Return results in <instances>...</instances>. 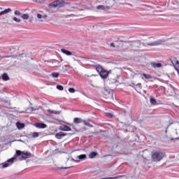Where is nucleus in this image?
Returning a JSON list of instances; mask_svg holds the SVG:
<instances>
[{
    "mask_svg": "<svg viewBox=\"0 0 179 179\" xmlns=\"http://www.w3.org/2000/svg\"><path fill=\"white\" fill-rule=\"evenodd\" d=\"M69 92L70 93H75L76 90H75L74 88H69Z\"/></svg>",
    "mask_w": 179,
    "mask_h": 179,
    "instance_id": "29",
    "label": "nucleus"
},
{
    "mask_svg": "<svg viewBox=\"0 0 179 179\" xmlns=\"http://www.w3.org/2000/svg\"><path fill=\"white\" fill-rule=\"evenodd\" d=\"M52 78H58V76H59V73H56V72H53L51 73Z\"/></svg>",
    "mask_w": 179,
    "mask_h": 179,
    "instance_id": "23",
    "label": "nucleus"
},
{
    "mask_svg": "<svg viewBox=\"0 0 179 179\" xmlns=\"http://www.w3.org/2000/svg\"><path fill=\"white\" fill-rule=\"evenodd\" d=\"M35 127L36 128H40L41 129H45V128H47V124H45L44 123L39 122V123H36Z\"/></svg>",
    "mask_w": 179,
    "mask_h": 179,
    "instance_id": "8",
    "label": "nucleus"
},
{
    "mask_svg": "<svg viewBox=\"0 0 179 179\" xmlns=\"http://www.w3.org/2000/svg\"><path fill=\"white\" fill-rule=\"evenodd\" d=\"M16 157H19L20 160H24V159H30V157H32V155L29 152L24 151L21 152L20 150H17L16 151V155H15L13 158L8 159L7 162L1 164L2 168L6 169V167H9V166H12V164L15 163Z\"/></svg>",
    "mask_w": 179,
    "mask_h": 179,
    "instance_id": "1",
    "label": "nucleus"
},
{
    "mask_svg": "<svg viewBox=\"0 0 179 179\" xmlns=\"http://www.w3.org/2000/svg\"><path fill=\"white\" fill-rule=\"evenodd\" d=\"M152 66L153 68H162V64H160V63H152Z\"/></svg>",
    "mask_w": 179,
    "mask_h": 179,
    "instance_id": "19",
    "label": "nucleus"
},
{
    "mask_svg": "<svg viewBox=\"0 0 179 179\" xmlns=\"http://www.w3.org/2000/svg\"><path fill=\"white\" fill-rule=\"evenodd\" d=\"M60 131H64L65 132H69L72 131V129H71L69 126L63 125L59 127Z\"/></svg>",
    "mask_w": 179,
    "mask_h": 179,
    "instance_id": "7",
    "label": "nucleus"
},
{
    "mask_svg": "<svg viewBox=\"0 0 179 179\" xmlns=\"http://www.w3.org/2000/svg\"><path fill=\"white\" fill-rule=\"evenodd\" d=\"M83 124H85V125H87V127H90V128H93V125L90 124V123L87 122L86 121H83Z\"/></svg>",
    "mask_w": 179,
    "mask_h": 179,
    "instance_id": "24",
    "label": "nucleus"
},
{
    "mask_svg": "<svg viewBox=\"0 0 179 179\" xmlns=\"http://www.w3.org/2000/svg\"><path fill=\"white\" fill-rule=\"evenodd\" d=\"M59 169H60L61 170H62V169H64L65 170H66V169H68V167H64H64H61V168H59Z\"/></svg>",
    "mask_w": 179,
    "mask_h": 179,
    "instance_id": "32",
    "label": "nucleus"
},
{
    "mask_svg": "<svg viewBox=\"0 0 179 179\" xmlns=\"http://www.w3.org/2000/svg\"><path fill=\"white\" fill-rule=\"evenodd\" d=\"M64 3L63 1L57 0L56 1H53L50 4H49L50 9H59V8H62Z\"/></svg>",
    "mask_w": 179,
    "mask_h": 179,
    "instance_id": "4",
    "label": "nucleus"
},
{
    "mask_svg": "<svg viewBox=\"0 0 179 179\" xmlns=\"http://www.w3.org/2000/svg\"><path fill=\"white\" fill-rule=\"evenodd\" d=\"M3 80H9V76L6 73H3L2 76Z\"/></svg>",
    "mask_w": 179,
    "mask_h": 179,
    "instance_id": "20",
    "label": "nucleus"
},
{
    "mask_svg": "<svg viewBox=\"0 0 179 179\" xmlns=\"http://www.w3.org/2000/svg\"><path fill=\"white\" fill-rule=\"evenodd\" d=\"M143 76H144V78H145V79H152V76H150L149 74L143 73Z\"/></svg>",
    "mask_w": 179,
    "mask_h": 179,
    "instance_id": "22",
    "label": "nucleus"
},
{
    "mask_svg": "<svg viewBox=\"0 0 179 179\" xmlns=\"http://www.w3.org/2000/svg\"><path fill=\"white\" fill-rule=\"evenodd\" d=\"M0 59H1V57H0Z\"/></svg>",
    "mask_w": 179,
    "mask_h": 179,
    "instance_id": "36",
    "label": "nucleus"
},
{
    "mask_svg": "<svg viewBox=\"0 0 179 179\" xmlns=\"http://www.w3.org/2000/svg\"><path fill=\"white\" fill-rule=\"evenodd\" d=\"M29 17H30V15H29V14H22L21 15V18L24 20H27Z\"/></svg>",
    "mask_w": 179,
    "mask_h": 179,
    "instance_id": "18",
    "label": "nucleus"
},
{
    "mask_svg": "<svg viewBox=\"0 0 179 179\" xmlns=\"http://www.w3.org/2000/svg\"><path fill=\"white\" fill-rule=\"evenodd\" d=\"M16 125L19 129H23V128H24V124H23V123H20V122H17Z\"/></svg>",
    "mask_w": 179,
    "mask_h": 179,
    "instance_id": "14",
    "label": "nucleus"
},
{
    "mask_svg": "<svg viewBox=\"0 0 179 179\" xmlns=\"http://www.w3.org/2000/svg\"><path fill=\"white\" fill-rule=\"evenodd\" d=\"M38 136H39V134L37 132H34L32 134V138H38Z\"/></svg>",
    "mask_w": 179,
    "mask_h": 179,
    "instance_id": "27",
    "label": "nucleus"
},
{
    "mask_svg": "<svg viewBox=\"0 0 179 179\" xmlns=\"http://www.w3.org/2000/svg\"><path fill=\"white\" fill-rule=\"evenodd\" d=\"M110 47H113L114 48V47H115V45H114V43H110Z\"/></svg>",
    "mask_w": 179,
    "mask_h": 179,
    "instance_id": "33",
    "label": "nucleus"
},
{
    "mask_svg": "<svg viewBox=\"0 0 179 179\" xmlns=\"http://www.w3.org/2000/svg\"><path fill=\"white\" fill-rule=\"evenodd\" d=\"M57 89L58 90H64V87L62 85H57Z\"/></svg>",
    "mask_w": 179,
    "mask_h": 179,
    "instance_id": "28",
    "label": "nucleus"
},
{
    "mask_svg": "<svg viewBox=\"0 0 179 179\" xmlns=\"http://www.w3.org/2000/svg\"><path fill=\"white\" fill-rule=\"evenodd\" d=\"M47 111H48V114L58 115V114L60 113L59 111H58V110H51V109H48Z\"/></svg>",
    "mask_w": 179,
    "mask_h": 179,
    "instance_id": "13",
    "label": "nucleus"
},
{
    "mask_svg": "<svg viewBox=\"0 0 179 179\" xmlns=\"http://www.w3.org/2000/svg\"><path fill=\"white\" fill-rule=\"evenodd\" d=\"M76 159H78L79 160H85V159H86V155L83 154V155H78L76 157Z\"/></svg>",
    "mask_w": 179,
    "mask_h": 179,
    "instance_id": "16",
    "label": "nucleus"
},
{
    "mask_svg": "<svg viewBox=\"0 0 179 179\" xmlns=\"http://www.w3.org/2000/svg\"><path fill=\"white\" fill-rule=\"evenodd\" d=\"M83 121H85V120H83L79 117H75L73 120L74 124H81V122H83Z\"/></svg>",
    "mask_w": 179,
    "mask_h": 179,
    "instance_id": "11",
    "label": "nucleus"
},
{
    "mask_svg": "<svg viewBox=\"0 0 179 179\" xmlns=\"http://www.w3.org/2000/svg\"><path fill=\"white\" fill-rule=\"evenodd\" d=\"M164 41H165L163 39H159L154 42L146 43L145 45H149L150 47H156L157 45H162V44H163Z\"/></svg>",
    "mask_w": 179,
    "mask_h": 179,
    "instance_id": "5",
    "label": "nucleus"
},
{
    "mask_svg": "<svg viewBox=\"0 0 179 179\" xmlns=\"http://www.w3.org/2000/svg\"><path fill=\"white\" fill-rule=\"evenodd\" d=\"M163 157H164V154L160 150H154L151 153L152 162H160V160L163 159Z\"/></svg>",
    "mask_w": 179,
    "mask_h": 179,
    "instance_id": "2",
    "label": "nucleus"
},
{
    "mask_svg": "<svg viewBox=\"0 0 179 179\" xmlns=\"http://www.w3.org/2000/svg\"><path fill=\"white\" fill-rule=\"evenodd\" d=\"M26 111L27 113H33V108H28Z\"/></svg>",
    "mask_w": 179,
    "mask_h": 179,
    "instance_id": "30",
    "label": "nucleus"
},
{
    "mask_svg": "<svg viewBox=\"0 0 179 179\" xmlns=\"http://www.w3.org/2000/svg\"><path fill=\"white\" fill-rule=\"evenodd\" d=\"M111 8H113V5L111 6L99 5L96 6V9L98 10H109V9H111Z\"/></svg>",
    "mask_w": 179,
    "mask_h": 179,
    "instance_id": "6",
    "label": "nucleus"
},
{
    "mask_svg": "<svg viewBox=\"0 0 179 179\" xmlns=\"http://www.w3.org/2000/svg\"><path fill=\"white\" fill-rule=\"evenodd\" d=\"M14 14L16 15V16H20V17H22V13H20V11L19 10H15L14 12Z\"/></svg>",
    "mask_w": 179,
    "mask_h": 179,
    "instance_id": "21",
    "label": "nucleus"
},
{
    "mask_svg": "<svg viewBox=\"0 0 179 179\" xmlns=\"http://www.w3.org/2000/svg\"><path fill=\"white\" fill-rule=\"evenodd\" d=\"M96 156H97V152H92L89 155L90 159H94V157H96Z\"/></svg>",
    "mask_w": 179,
    "mask_h": 179,
    "instance_id": "17",
    "label": "nucleus"
},
{
    "mask_svg": "<svg viewBox=\"0 0 179 179\" xmlns=\"http://www.w3.org/2000/svg\"><path fill=\"white\" fill-rule=\"evenodd\" d=\"M11 11H12V9H10V8H8L3 11H1L0 16H2V15H6V13H9V12H11Z\"/></svg>",
    "mask_w": 179,
    "mask_h": 179,
    "instance_id": "12",
    "label": "nucleus"
},
{
    "mask_svg": "<svg viewBox=\"0 0 179 179\" xmlns=\"http://www.w3.org/2000/svg\"><path fill=\"white\" fill-rule=\"evenodd\" d=\"M13 20H14V22H16V23H20V22H22V21L20 20V19H19V18H17V17H14L13 18Z\"/></svg>",
    "mask_w": 179,
    "mask_h": 179,
    "instance_id": "25",
    "label": "nucleus"
},
{
    "mask_svg": "<svg viewBox=\"0 0 179 179\" xmlns=\"http://www.w3.org/2000/svg\"><path fill=\"white\" fill-rule=\"evenodd\" d=\"M150 101L151 104H154V105L156 104V103H157L156 101V99H155L154 98H150Z\"/></svg>",
    "mask_w": 179,
    "mask_h": 179,
    "instance_id": "26",
    "label": "nucleus"
},
{
    "mask_svg": "<svg viewBox=\"0 0 179 179\" xmlns=\"http://www.w3.org/2000/svg\"><path fill=\"white\" fill-rule=\"evenodd\" d=\"M74 162H76V163H78V160H74Z\"/></svg>",
    "mask_w": 179,
    "mask_h": 179,
    "instance_id": "34",
    "label": "nucleus"
},
{
    "mask_svg": "<svg viewBox=\"0 0 179 179\" xmlns=\"http://www.w3.org/2000/svg\"><path fill=\"white\" fill-rule=\"evenodd\" d=\"M116 80L113 81V83H115Z\"/></svg>",
    "mask_w": 179,
    "mask_h": 179,
    "instance_id": "35",
    "label": "nucleus"
},
{
    "mask_svg": "<svg viewBox=\"0 0 179 179\" xmlns=\"http://www.w3.org/2000/svg\"><path fill=\"white\" fill-rule=\"evenodd\" d=\"M45 17H47V15H43L41 14H37V18L39 19V22H43V20H41V19H45Z\"/></svg>",
    "mask_w": 179,
    "mask_h": 179,
    "instance_id": "15",
    "label": "nucleus"
},
{
    "mask_svg": "<svg viewBox=\"0 0 179 179\" xmlns=\"http://www.w3.org/2000/svg\"><path fill=\"white\" fill-rule=\"evenodd\" d=\"M106 115H107V117H109L110 118L113 117V114H111V113H107Z\"/></svg>",
    "mask_w": 179,
    "mask_h": 179,
    "instance_id": "31",
    "label": "nucleus"
},
{
    "mask_svg": "<svg viewBox=\"0 0 179 179\" xmlns=\"http://www.w3.org/2000/svg\"><path fill=\"white\" fill-rule=\"evenodd\" d=\"M96 70L99 73V75L102 79H107L110 71H106L101 66H98Z\"/></svg>",
    "mask_w": 179,
    "mask_h": 179,
    "instance_id": "3",
    "label": "nucleus"
},
{
    "mask_svg": "<svg viewBox=\"0 0 179 179\" xmlns=\"http://www.w3.org/2000/svg\"><path fill=\"white\" fill-rule=\"evenodd\" d=\"M61 52H62V54H64L65 55H68V56L72 55V52L65 49H61Z\"/></svg>",
    "mask_w": 179,
    "mask_h": 179,
    "instance_id": "10",
    "label": "nucleus"
},
{
    "mask_svg": "<svg viewBox=\"0 0 179 179\" xmlns=\"http://www.w3.org/2000/svg\"><path fill=\"white\" fill-rule=\"evenodd\" d=\"M64 136H66V134L63 132H59L55 134V138H57V139H62V138H64Z\"/></svg>",
    "mask_w": 179,
    "mask_h": 179,
    "instance_id": "9",
    "label": "nucleus"
}]
</instances>
